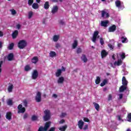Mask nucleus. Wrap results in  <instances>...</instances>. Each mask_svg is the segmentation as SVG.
I'll use <instances>...</instances> for the list:
<instances>
[{
	"mask_svg": "<svg viewBox=\"0 0 131 131\" xmlns=\"http://www.w3.org/2000/svg\"><path fill=\"white\" fill-rule=\"evenodd\" d=\"M25 71H29V70H31V68L29 66H26L25 68Z\"/></svg>",
	"mask_w": 131,
	"mask_h": 131,
	"instance_id": "nucleus-40",
	"label": "nucleus"
},
{
	"mask_svg": "<svg viewBox=\"0 0 131 131\" xmlns=\"http://www.w3.org/2000/svg\"><path fill=\"white\" fill-rule=\"evenodd\" d=\"M18 111L17 113L20 114V113H24L25 111H26V110L25 109V107H23L22 104H19L18 107Z\"/></svg>",
	"mask_w": 131,
	"mask_h": 131,
	"instance_id": "nucleus-4",
	"label": "nucleus"
},
{
	"mask_svg": "<svg viewBox=\"0 0 131 131\" xmlns=\"http://www.w3.org/2000/svg\"><path fill=\"white\" fill-rule=\"evenodd\" d=\"M32 7V8L34 9L35 10H36L37 9H38V8H39V6H38V4L36 3H33Z\"/></svg>",
	"mask_w": 131,
	"mask_h": 131,
	"instance_id": "nucleus-27",
	"label": "nucleus"
},
{
	"mask_svg": "<svg viewBox=\"0 0 131 131\" xmlns=\"http://www.w3.org/2000/svg\"><path fill=\"white\" fill-rule=\"evenodd\" d=\"M45 116H43L44 121H48V120H50L51 118V112L50 110H46L44 111Z\"/></svg>",
	"mask_w": 131,
	"mask_h": 131,
	"instance_id": "nucleus-1",
	"label": "nucleus"
},
{
	"mask_svg": "<svg viewBox=\"0 0 131 131\" xmlns=\"http://www.w3.org/2000/svg\"><path fill=\"white\" fill-rule=\"evenodd\" d=\"M18 33H19V32H18V30H15L14 32L12 34V38L14 39L18 36Z\"/></svg>",
	"mask_w": 131,
	"mask_h": 131,
	"instance_id": "nucleus-13",
	"label": "nucleus"
},
{
	"mask_svg": "<svg viewBox=\"0 0 131 131\" xmlns=\"http://www.w3.org/2000/svg\"><path fill=\"white\" fill-rule=\"evenodd\" d=\"M50 8V4L49 2H46L44 4V9L48 10Z\"/></svg>",
	"mask_w": 131,
	"mask_h": 131,
	"instance_id": "nucleus-30",
	"label": "nucleus"
},
{
	"mask_svg": "<svg viewBox=\"0 0 131 131\" xmlns=\"http://www.w3.org/2000/svg\"><path fill=\"white\" fill-rule=\"evenodd\" d=\"M88 127H89V125H85L84 126V127L83 128V129H84V130H86V129H88Z\"/></svg>",
	"mask_w": 131,
	"mask_h": 131,
	"instance_id": "nucleus-55",
	"label": "nucleus"
},
{
	"mask_svg": "<svg viewBox=\"0 0 131 131\" xmlns=\"http://www.w3.org/2000/svg\"><path fill=\"white\" fill-rule=\"evenodd\" d=\"M64 77L61 76L58 78L57 80V82L58 83L62 84L63 83V82H64Z\"/></svg>",
	"mask_w": 131,
	"mask_h": 131,
	"instance_id": "nucleus-21",
	"label": "nucleus"
},
{
	"mask_svg": "<svg viewBox=\"0 0 131 131\" xmlns=\"http://www.w3.org/2000/svg\"><path fill=\"white\" fill-rule=\"evenodd\" d=\"M83 125H84V122L82 120H80L78 122V126L80 129H82Z\"/></svg>",
	"mask_w": 131,
	"mask_h": 131,
	"instance_id": "nucleus-8",
	"label": "nucleus"
},
{
	"mask_svg": "<svg viewBox=\"0 0 131 131\" xmlns=\"http://www.w3.org/2000/svg\"><path fill=\"white\" fill-rule=\"evenodd\" d=\"M100 45H101V46H103L104 45V39H103V37H101L100 38Z\"/></svg>",
	"mask_w": 131,
	"mask_h": 131,
	"instance_id": "nucleus-39",
	"label": "nucleus"
},
{
	"mask_svg": "<svg viewBox=\"0 0 131 131\" xmlns=\"http://www.w3.org/2000/svg\"><path fill=\"white\" fill-rule=\"evenodd\" d=\"M127 118V121H129V122H131V113L128 114Z\"/></svg>",
	"mask_w": 131,
	"mask_h": 131,
	"instance_id": "nucleus-42",
	"label": "nucleus"
},
{
	"mask_svg": "<svg viewBox=\"0 0 131 131\" xmlns=\"http://www.w3.org/2000/svg\"><path fill=\"white\" fill-rule=\"evenodd\" d=\"M59 23L60 25H64L65 24V21L63 20H60Z\"/></svg>",
	"mask_w": 131,
	"mask_h": 131,
	"instance_id": "nucleus-45",
	"label": "nucleus"
},
{
	"mask_svg": "<svg viewBox=\"0 0 131 131\" xmlns=\"http://www.w3.org/2000/svg\"><path fill=\"white\" fill-rule=\"evenodd\" d=\"M7 103L8 106H12L13 105V100H12L11 99H9L7 100Z\"/></svg>",
	"mask_w": 131,
	"mask_h": 131,
	"instance_id": "nucleus-32",
	"label": "nucleus"
},
{
	"mask_svg": "<svg viewBox=\"0 0 131 131\" xmlns=\"http://www.w3.org/2000/svg\"><path fill=\"white\" fill-rule=\"evenodd\" d=\"M32 62L34 64H36V63L38 62V57L37 56L33 57L32 59Z\"/></svg>",
	"mask_w": 131,
	"mask_h": 131,
	"instance_id": "nucleus-17",
	"label": "nucleus"
},
{
	"mask_svg": "<svg viewBox=\"0 0 131 131\" xmlns=\"http://www.w3.org/2000/svg\"><path fill=\"white\" fill-rule=\"evenodd\" d=\"M121 39L122 40V42L123 43L126 42V40H127V38L123 36L121 38Z\"/></svg>",
	"mask_w": 131,
	"mask_h": 131,
	"instance_id": "nucleus-38",
	"label": "nucleus"
},
{
	"mask_svg": "<svg viewBox=\"0 0 131 131\" xmlns=\"http://www.w3.org/2000/svg\"><path fill=\"white\" fill-rule=\"evenodd\" d=\"M27 104H28L27 101V100H24V106H25V107H27Z\"/></svg>",
	"mask_w": 131,
	"mask_h": 131,
	"instance_id": "nucleus-54",
	"label": "nucleus"
},
{
	"mask_svg": "<svg viewBox=\"0 0 131 131\" xmlns=\"http://www.w3.org/2000/svg\"><path fill=\"white\" fill-rule=\"evenodd\" d=\"M123 97V94H120L119 95V100H121Z\"/></svg>",
	"mask_w": 131,
	"mask_h": 131,
	"instance_id": "nucleus-50",
	"label": "nucleus"
},
{
	"mask_svg": "<svg viewBox=\"0 0 131 131\" xmlns=\"http://www.w3.org/2000/svg\"><path fill=\"white\" fill-rule=\"evenodd\" d=\"M38 77V72L37 70H35L32 73V79H36Z\"/></svg>",
	"mask_w": 131,
	"mask_h": 131,
	"instance_id": "nucleus-6",
	"label": "nucleus"
},
{
	"mask_svg": "<svg viewBox=\"0 0 131 131\" xmlns=\"http://www.w3.org/2000/svg\"><path fill=\"white\" fill-rule=\"evenodd\" d=\"M122 64V60L121 59H118L117 61H115L114 63V65H117V66H120Z\"/></svg>",
	"mask_w": 131,
	"mask_h": 131,
	"instance_id": "nucleus-25",
	"label": "nucleus"
},
{
	"mask_svg": "<svg viewBox=\"0 0 131 131\" xmlns=\"http://www.w3.org/2000/svg\"><path fill=\"white\" fill-rule=\"evenodd\" d=\"M12 13V15H16L17 14V12H16V10L14 9H12L10 10Z\"/></svg>",
	"mask_w": 131,
	"mask_h": 131,
	"instance_id": "nucleus-43",
	"label": "nucleus"
},
{
	"mask_svg": "<svg viewBox=\"0 0 131 131\" xmlns=\"http://www.w3.org/2000/svg\"><path fill=\"white\" fill-rule=\"evenodd\" d=\"M13 48H14V43H11L8 46L9 50H13Z\"/></svg>",
	"mask_w": 131,
	"mask_h": 131,
	"instance_id": "nucleus-36",
	"label": "nucleus"
},
{
	"mask_svg": "<svg viewBox=\"0 0 131 131\" xmlns=\"http://www.w3.org/2000/svg\"><path fill=\"white\" fill-rule=\"evenodd\" d=\"M7 59L8 61H13L14 59V54L10 53L7 57Z\"/></svg>",
	"mask_w": 131,
	"mask_h": 131,
	"instance_id": "nucleus-15",
	"label": "nucleus"
},
{
	"mask_svg": "<svg viewBox=\"0 0 131 131\" xmlns=\"http://www.w3.org/2000/svg\"><path fill=\"white\" fill-rule=\"evenodd\" d=\"M119 55L121 57V59H122V60L125 58V53H120Z\"/></svg>",
	"mask_w": 131,
	"mask_h": 131,
	"instance_id": "nucleus-35",
	"label": "nucleus"
},
{
	"mask_svg": "<svg viewBox=\"0 0 131 131\" xmlns=\"http://www.w3.org/2000/svg\"><path fill=\"white\" fill-rule=\"evenodd\" d=\"M82 61H83L84 63H86L88 62V58H86V56L84 54H82L81 57Z\"/></svg>",
	"mask_w": 131,
	"mask_h": 131,
	"instance_id": "nucleus-18",
	"label": "nucleus"
},
{
	"mask_svg": "<svg viewBox=\"0 0 131 131\" xmlns=\"http://www.w3.org/2000/svg\"><path fill=\"white\" fill-rule=\"evenodd\" d=\"M109 13H107L105 10L101 11V17L102 18H109Z\"/></svg>",
	"mask_w": 131,
	"mask_h": 131,
	"instance_id": "nucleus-7",
	"label": "nucleus"
},
{
	"mask_svg": "<svg viewBox=\"0 0 131 131\" xmlns=\"http://www.w3.org/2000/svg\"><path fill=\"white\" fill-rule=\"evenodd\" d=\"M31 119L32 121H35V120H37V116L33 115L32 116Z\"/></svg>",
	"mask_w": 131,
	"mask_h": 131,
	"instance_id": "nucleus-37",
	"label": "nucleus"
},
{
	"mask_svg": "<svg viewBox=\"0 0 131 131\" xmlns=\"http://www.w3.org/2000/svg\"><path fill=\"white\" fill-rule=\"evenodd\" d=\"M27 117H28V114H25L24 116V119H26V118H27Z\"/></svg>",
	"mask_w": 131,
	"mask_h": 131,
	"instance_id": "nucleus-57",
	"label": "nucleus"
},
{
	"mask_svg": "<svg viewBox=\"0 0 131 131\" xmlns=\"http://www.w3.org/2000/svg\"><path fill=\"white\" fill-rule=\"evenodd\" d=\"M111 100H112V95L110 94V95H108V101H111Z\"/></svg>",
	"mask_w": 131,
	"mask_h": 131,
	"instance_id": "nucleus-52",
	"label": "nucleus"
},
{
	"mask_svg": "<svg viewBox=\"0 0 131 131\" xmlns=\"http://www.w3.org/2000/svg\"><path fill=\"white\" fill-rule=\"evenodd\" d=\"M64 122H65V120H64L63 119L59 121L60 124H62V123H64Z\"/></svg>",
	"mask_w": 131,
	"mask_h": 131,
	"instance_id": "nucleus-58",
	"label": "nucleus"
},
{
	"mask_svg": "<svg viewBox=\"0 0 131 131\" xmlns=\"http://www.w3.org/2000/svg\"><path fill=\"white\" fill-rule=\"evenodd\" d=\"M101 58H105L107 55H108V52H106V50H103L101 52Z\"/></svg>",
	"mask_w": 131,
	"mask_h": 131,
	"instance_id": "nucleus-11",
	"label": "nucleus"
},
{
	"mask_svg": "<svg viewBox=\"0 0 131 131\" xmlns=\"http://www.w3.org/2000/svg\"><path fill=\"white\" fill-rule=\"evenodd\" d=\"M122 84L123 85H127V81L126 80V79L125 78V77L123 76L122 78Z\"/></svg>",
	"mask_w": 131,
	"mask_h": 131,
	"instance_id": "nucleus-23",
	"label": "nucleus"
},
{
	"mask_svg": "<svg viewBox=\"0 0 131 131\" xmlns=\"http://www.w3.org/2000/svg\"><path fill=\"white\" fill-rule=\"evenodd\" d=\"M13 89H14V85L12 84H11L8 87V91L9 93H12L13 92Z\"/></svg>",
	"mask_w": 131,
	"mask_h": 131,
	"instance_id": "nucleus-20",
	"label": "nucleus"
},
{
	"mask_svg": "<svg viewBox=\"0 0 131 131\" xmlns=\"http://www.w3.org/2000/svg\"><path fill=\"white\" fill-rule=\"evenodd\" d=\"M58 12V6H54L52 9L51 12L52 14H55V13H57Z\"/></svg>",
	"mask_w": 131,
	"mask_h": 131,
	"instance_id": "nucleus-19",
	"label": "nucleus"
},
{
	"mask_svg": "<svg viewBox=\"0 0 131 131\" xmlns=\"http://www.w3.org/2000/svg\"><path fill=\"white\" fill-rule=\"evenodd\" d=\"M116 30V26L115 25H114L110 27L108 29V31L110 32H114Z\"/></svg>",
	"mask_w": 131,
	"mask_h": 131,
	"instance_id": "nucleus-10",
	"label": "nucleus"
},
{
	"mask_svg": "<svg viewBox=\"0 0 131 131\" xmlns=\"http://www.w3.org/2000/svg\"><path fill=\"white\" fill-rule=\"evenodd\" d=\"M52 97H53V98H56L58 97V96L57 95V94H53V95H52Z\"/></svg>",
	"mask_w": 131,
	"mask_h": 131,
	"instance_id": "nucleus-61",
	"label": "nucleus"
},
{
	"mask_svg": "<svg viewBox=\"0 0 131 131\" xmlns=\"http://www.w3.org/2000/svg\"><path fill=\"white\" fill-rule=\"evenodd\" d=\"M66 115H67V114H66L65 113H62L61 114V115H60V117H65V116H66Z\"/></svg>",
	"mask_w": 131,
	"mask_h": 131,
	"instance_id": "nucleus-51",
	"label": "nucleus"
},
{
	"mask_svg": "<svg viewBox=\"0 0 131 131\" xmlns=\"http://www.w3.org/2000/svg\"><path fill=\"white\" fill-rule=\"evenodd\" d=\"M108 47L110 48L111 50H113L114 49V46L111 44H108Z\"/></svg>",
	"mask_w": 131,
	"mask_h": 131,
	"instance_id": "nucleus-47",
	"label": "nucleus"
},
{
	"mask_svg": "<svg viewBox=\"0 0 131 131\" xmlns=\"http://www.w3.org/2000/svg\"><path fill=\"white\" fill-rule=\"evenodd\" d=\"M108 24H109L108 20H102L101 21L100 25L103 27H107V26H108L107 25Z\"/></svg>",
	"mask_w": 131,
	"mask_h": 131,
	"instance_id": "nucleus-9",
	"label": "nucleus"
},
{
	"mask_svg": "<svg viewBox=\"0 0 131 131\" xmlns=\"http://www.w3.org/2000/svg\"><path fill=\"white\" fill-rule=\"evenodd\" d=\"M36 102L37 103H39V102H41V93L38 92L36 94L35 97Z\"/></svg>",
	"mask_w": 131,
	"mask_h": 131,
	"instance_id": "nucleus-5",
	"label": "nucleus"
},
{
	"mask_svg": "<svg viewBox=\"0 0 131 131\" xmlns=\"http://www.w3.org/2000/svg\"><path fill=\"white\" fill-rule=\"evenodd\" d=\"M61 70V72H62V71H63V72H64V71H66V69L64 67H62Z\"/></svg>",
	"mask_w": 131,
	"mask_h": 131,
	"instance_id": "nucleus-60",
	"label": "nucleus"
},
{
	"mask_svg": "<svg viewBox=\"0 0 131 131\" xmlns=\"http://www.w3.org/2000/svg\"><path fill=\"white\" fill-rule=\"evenodd\" d=\"M78 45V41H77V40H75L72 44L73 49H75L77 47Z\"/></svg>",
	"mask_w": 131,
	"mask_h": 131,
	"instance_id": "nucleus-22",
	"label": "nucleus"
},
{
	"mask_svg": "<svg viewBox=\"0 0 131 131\" xmlns=\"http://www.w3.org/2000/svg\"><path fill=\"white\" fill-rule=\"evenodd\" d=\"M94 105V107L95 108V109L97 111H99V109L100 108V105H99V104L96 103V102H94L93 103Z\"/></svg>",
	"mask_w": 131,
	"mask_h": 131,
	"instance_id": "nucleus-33",
	"label": "nucleus"
},
{
	"mask_svg": "<svg viewBox=\"0 0 131 131\" xmlns=\"http://www.w3.org/2000/svg\"><path fill=\"white\" fill-rule=\"evenodd\" d=\"M55 48L56 49H59V48H61V44H60L59 43H56L55 44Z\"/></svg>",
	"mask_w": 131,
	"mask_h": 131,
	"instance_id": "nucleus-44",
	"label": "nucleus"
},
{
	"mask_svg": "<svg viewBox=\"0 0 131 131\" xmlns=\"http://www.w3.org/2000/svg\"><path fill=\"white\" fill-rule=\"evenodd\" d=\"M56 55L57 54H56V52H55V51H51L49 53V56L51 58H54V57H56Z\"/></svg>",
	"mask_w": 131,
	"mask_h": 131,
	"instance_id": "nucleus-26",
	"label": "nucleus"
},
{
	"mask_svg": "<svg viewBox=\"0 0 131 131\" xmlns=\"http://www.w3.org/2000/svg\"><path fill=\"white\" fill-rule=\"evenodd\" d=\"M83 120L85 122H89V121H90V119H89V118H85V117L83 118Z\"/></svg>",
	"mask_w": 131,
	"mask_h": 131,
	"instance_id": "nucleus-49",
	"label": "nucleus"
},
{
	"mask_svg": "<svg viewBox=\"0 0 131 131\" xmlns=\"http://www.w3.org/2000/svg\"><path fill=\"white\" fill-rule=\"evenodd\" d=\"M68 126L67 125H64V126H62L58 128V129L60 131H65L66 130V129L67 128Z\"/></svg>",
	"mask_w": 131,
	"mask_h": 131,
	"instance_id": "nucleus-24",
	"label": "nucleus"
},
{
	"mask_svg": "<svg viewBox=\"0 0 131 131\" xmlns=\"http://www.w3.org/2000/svg\"><path fill=\"white\" fill-rule=\"evenodd\" d=\"M62 74V70L61 69H58L55 73V75L56 77H59V76H61V75Z\"/></svg>",
	"mask_w": 131,
	"mask_h": 131,
	"instance_id": "nucleus-16",
	"label": "nucleus"
},
{
	"mask_svg": "<svg viewBox=\"0 0 131 131\" xmlns=\"http://www.w3.org/2000/svg\"><path fill=\"white\" fill-rule=\"evenodd\" d=\"M100 81H101V78H100V77L97 76L95 80V83L96 84H99V83H100Z\"/></svg>",
	"mask_w": 131,
	"mask_h": 131,
	"instance_id": "nucleus-34",
	"label": "nucleus"
},
{
	"mask_svg": "<svg viewBox=\"0 0 131 131\" xmlns=\"http://www.w3.org/2000/svg\"><path fill=\"white\" fill-rule=\"evenodd\" d=\"M108 81H109V80H108L107 79L103 80L102 82L100 84V86H104V85H105L106 84V83H107Z\"/></svg>",
	"mask_w": 131,
	"mask_h": 131,
	"instance_id": "nucleus-29",
	"label": "nucleus"
},
{
	"mask_svg": "<svg viewBox=\"0 0 131 131\" xmlns=\"http://www.w3.org/2000/svg\"><path fill=\"white\" fill-rule=\"evenodd\" d=\"M33 15V12H32V11H30V12H29V15H28L29 19H31V17H32Z\"/></svg>",
	"mask_w": 131,
	"mask_h": 131,
	"instance_id": "nucleus-41",
	"label": "nucleus"
},
{
	"mask_svg": "<svg viewBox=\"0 0 131 131\" xmlns=\"http://www.w3.org/2000/svg\"><path fill=\"white\" fill-rule=\"evenodd\" d=\"M59 38H60L59 35H55L53 36V41L55 42L58 41V40H59Z\"/></svg>",
	"mask_w": 131,
	"mask_h": 131,
	"instance_id": "nucleus-31",
	"label": "nucleus"
},
{
	"mask_svg": "<svg viewBox=\"0 0 131 131\" xmlns=\"http://www.w3.org/2000/svg\"><path fill=\"white\" fill-rule=\"evenodd\" d=\"M55 129H56V128L52 127L50 129L49 131H55Z\"/></svg>",
	"mask_w": 131,
	"mask_h": 131,
	"instance_id": "nucleus-59",
	"label": "nucleus"
},
{
	"mask_svg": "<svg viewBox=\"0 0 131 131\" xmlns=\"http://www.w3.org/2000/svg\"><path fill=\"white\" fill-rule=\"evenodd\" d=\"M2 65H3V61L0 62V73L2 72Z\"/></svg>",
	"mask_w": 131,
	"mask_h": 131,
	"instance_id": "nucleus-56",
	"label": "nucleus"
},
{
	"mask_svg": "<svg viewBox=\"0 0 131 131\" xmlns=\"http://www.w3.org/2000/svg\"><path fill=\"white\" fill-rule=\"evenodd\" d=\"M97 38H100V36L99 35V31H96L94 32L93 37L92 38V40L93 42H94V43H96Z\"/></svg>",
	"mask_w": 131,
	"mask_h": 131,
	"instance_id": "nucleus-3",
	"label": "nucleus"
},
{
	"mask_svg": "<svg viewBox=\"0 0 131 131\" xmlns=\"http://www.w3.org/2000/svg\"><path fill=\"white\" fill-rule=\"evenodd\" d=\"M3 42L0 41V49H2L3 48Z\"/></svg>",
	"mask_w": 131,
	"mask_h": 131,
	"instance_id": "nucleus-62",
	"label": "nucleus"
},
{
	"mask_svg": "<svg viewBox=\"0 0 131 131\" xmlns=\"http://www.w3.org/2000/svg\"><path fill=\"white\" fill-rule=\"evenodd\" d=\"M4 34H3V32L0 31V36H3Z\"/></svg>",
	"mask_w": 131,
	"mask_h": 131,
	"instance_id": "nucleus-64",
	"label": "nucleus"
},
{
	"mask_svg": "<svg viewBox=\"0 0 131 131\" xmlns=\"http://www.w3.org/2000/svg\"><path fill=\"white\" fill-rule=\"evenodd\" d=\"M33 4V0H29L28 1V5L29 6H31Z\"/></svg>",
	"mask_w": 131,
	"mask_h": 131,
	"instance_id": "nucleus-46",
	"label": "nucleus"
},
{
	"mask_svg": "<svg viewBox=\"0 0 131 131\" xmlns=\"http://www.w3.org/2000/svg\"><path fill=\"white\" fill-rule=\"evenodd\" d=\"M117 117L118 120H121V118L120 116H117Z\"/></svg>",
	"mask_w": 131,
	"mask_h": 131,
	"instance_id": "nucleus-63",
	"label": "nucleus"
},
{
	"mask_svg": "<svg viewBox=\"0 0 131 131\" xmlns=\"http://www.w3.org/2000/svg\"><path fill=\"white\" fill-rule=\"evenodd\" d=\"M6 119L8 120H11L12 119V113L11 112H8L6 115Z\"/></svg>",
	"mask_w": 131,
	"mask_h": 131,
	"instance_id": "nucleus-14",
	"label": "nucleus"
},
{
	"mask_svg": "<svg viewBox=\"0 0 131 131\" xmlns=\"http://www.w3.org/2000/svg\"><path fill=\"white\" fill-rule=\"evenodd\" d=\"M116 6L117 8H120L121 7V2L119 0H117L115 2Z\"/></svg>",
	"mask_w": 131,
	"mask_h": 131,
	"instance_id": "nucleus-28",
	"label": "nucleus"
},
{
	"mask_svg": "<svg viewBox=\"0 0 131 131\" xmlns=\"http://www.w3.org/2000/svg\"><path fill=\"white\" fill-rule=\"evenodd\" d=\"M20 28H21V25L19 24L16 25V29L19 30Z\"/></svg>",
	"mask_w": 131,
	"mask_h": 131,
	"instance_id": "nucleus-53",
	"label": "nucleus"
},
{
	"mask_svg": "<svg viewBox=\"0 0 131 131\" xmlns=\"http://www.w3.org/2000/svg\"><path fill=\"white\" fill-rule=\"evenodd\" d=\"M81 52H82V50H81V48H78L77 49V54H80V53H81Z\"/></svg>",
	"mask_w": 131,
	"mask_h": 131,
	"instance_id": "nucleus-48",
	"label": "nucleus"
},
{
	"mask_svg": "<svg viewBox=\"0 0 131 131\" xmlns=\"http://www.w3.org/2000/svg\"><path fill=\"white\" fill-rule=\"evenodd\" d=\"M126 89H127V87H126V86H125L124 85H122L119 88L120 93H123V92H124V91H125V90H126Z\"/></svg>",
	"mask_w": 131,
	"mask_h": 131,
	"instance_id": "nucleus-12",
	"label": "nucleus"
},
{
	"mask_svg": "<svg viewBox=\"0 0 131 131\" xmlns=\"http://www.w3.org/2000/svg\"><path fill=\"white\" fill-rule=\"evenodd\" d=\"M17 46L19 49H24V48L27 46V42H26V41L25 40H21L18 42Z\"/></svg>",
	"mask_w": 131,
	"mask_h": 131,
	"instance_id": "nucleus-2",
	"label": "nucleus"
}]
</instances>
